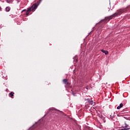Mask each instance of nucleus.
Returning <instances> with one entry per match:
<instances>
[{
	"label": "nucleus",
	"instance_id": "obj_1",
	"mask_svg": "<svg viewBox=\"0 0 130 130\" xmlns=\"http://www.w3.org/2000/svg\"><path fill=\"white\" fill-rule=\"evenodd\" d=\"M128 8V7H127L123 9H120L118 10L117 12L115 13L114 14L109 17H105V19L102 21H104V20H106V21H110V20H111L112 18H114V17H116L117 16H120V15H121V14H123V13H126V12H127Z\"/></svg>",
	"mask_w": 130,
	"mask_h": 130
},
{
	"label": "nucleus",
	"instance_id": "obj_2",
	"mask_svg": "<svg viewBox=\"0 0 130 130\" xmlns=\"http://www.w3.org/2000/svg\"><path fill=\"white\" fill-rule=\"evenodd\" d=\"M37 7H38V5H37V3H35L30 8H28L27 10H23L22 13L26 12L25 15L26 16H29V14H30L31 12H34V11L37 9Z\"/></svg>",
	"mask_w": 130,
	"mask_h": 130
},
{
	"label": "nucleus",
	"instance_id": "obj_3",
	"mask_svg": "<svg viewBox=\"0 0 130 130\" xmlns=\"http://www.w3.org/2000/svg\"><path fill=\"white\" fill-rule=\"evenodd\" d=\"M63 83H64L65 85H67V86H70V83H69L68 79H63Z\"/></svg>",
	"mask_w": 130,
	"mask_h": 130
},
{
	"label": "nucleus",
	"instance_id": "obj_4",
	"mask_svg": "<svg viewBox=\"0 0 130 130\" xmlns=\"http://www.w3.org/2000/svg\"><path fill=\"white\" fill-rule=\"evenodd\" d=\"M88 103L90 105H92L93 106L95 105V102H93V101H88Z\"/></svg>",
	"mask_w": 130,
	"mask_h": 130
},
{
	"label": "nucleus",
	"instance_id": "obj_5",
	"mask_svg": "<svg viewBox=\"0 0 130 130\" xmlns=\"http://www.w3.org/2000/svg\"><path fill=\"white\" fill-rule=\"evenodd\" d=\"M123 107V104L121 103L119 105V106H118L117 107V109H119L120 108H122V107Z\"/></svg>",
	"mask_w": 130,
	"mask_h": 130
},
{
	"label": "nucleus",
	"instance_id": "obj_6",
	"mask_svg": "<svg viewBox=\"0 0 130 130\" xmlns=\"http://www.w3.org/2000/svg\"><path fill=\"white\" fill-rule=\"evenodd\" d=\"M102 52L105 54L106 55L108 54V51L104 50H101Z\"/></svg>",
	"mask_w": 130,
	"mask_h": 130
},
{
	"label": "nucleus",
	"instance_id": "obj_7",
	"mask_svg": "<svg viewBox=\"0 0 130 130\" xmlns=\"http://www.w3.org/2000/svg\"><path fill=\"white\" fill-rule=\"evenodd\" d=\"M14 94H15V93H14L13 92H11L9 93V97H11V98H13V96H14Z\"/></svg>",
	"mask_w": 130,
	"mask_h": 130
},
{
	"label": "nucleus",
	"instance_id": "obj_8",
	"mask_svg": "<svg viewBox=\"0 0 130 130\" xmlns=\"http://www.w3.org/2000/svg\"><path fill=\"white\" fill-rule=\"evenodd\" d=\"M6 12H10V11H11V7H6Z\"/></svg>",
	"mask_w": 130,
	"mask_h": 130
},
{
	"label": "nucleus",
	"instance_id": "obj_9",
	"mask_svg": "<svg viewBox=\"0 0 130 130\" xmlns=\"http://www.w3.org/2000/svg\"><path fill=\"white\" fill-rule=\"evenodd\" d=\"M55 110V109L52 108L49 109V112H53Z\"/></svg>",
	"mask_w": 130,
	"mask_h": 130
},
{
	"label": "nucleus",
	"instance_id": "obj_10",
	"mask_svg": "<svg viewBox=\"0 0 130 130\" xmlns=\"http://www.w3.org/2000/svg\"><path fill=\"white\" fill-rule=\"evenodd\" d=\"M124 125L125 126H123L122 127H125V128H126V127H128V124H126V122H124Z\"/></svg>",
	"mask_w": 130,
	"mask_h": 130
},
{
	"label": "nucleus",
	"instance_id": "obj_11",
	"mask_svg": "<svg viewBox=\"0 0 130 130\" xmlns=\"http://www.w3.org/2000/svg\"><path fill=\"white\" fill-rule=\"evenodd\" d=\"M13 2V0H7V2L8 3V4H11Z\"/></svg>",
	"mask_w": 130,
	"mask_h": 130
},
{
	"label": "nucleus",
	"instance_id": "obj_12",
	"mask_svg": "<svg viewBox=\"0 0 130 130\" xmlns=\"http://www.w3.org/2000/svg\"><path fill=\"white\" fill-rule=\"evenodd\" d=\"M130 129V128H123V130H128Z\"/></svg>",
	"mask_w": 130,
	"mask_h": 130
},
{
	"label": "nucleus",
	"instance_id": "obj_13",
	"mask_svg": "<svg viewBox=\"0 0 130 130\" xmlns=\"http://www.w3.org/2000/svg\"><path fill=\"white\" fill-rule=\"evenodd\" d=\"M72 95H73V96H76V95L75 94V93L72 92Z\"/></svg>",
	"mask_w": 130,
	"mask_h": 130
},
{
	"label": "nucleus",
	"instance_id": "obj_14",
	"mask_svg": "<svg viewBox=\"0 0 130 130\" xmlns=\"http://www.w3.org/2000/svg\"><path fill=\"white\" fill-rule=\"evenodd\" d=\"M0 12H2V7H0Z\"/></svg>",
	"mask_w": 130,
	"mask_h": 130
},
{
	"label": "nucleus",
	"instance_id": "obj_15",
	"mask_svg": "<svg viewBox=\"0 0 130 130\" xmlns=\"http://www.w3.org/2000/svg\"><path fill=\"white\" fill-rule=\"evenodd\" d=\"M61 112V113L62 114H63V112Z\"/></svg>",
	"mask_w": 130,
	"mask_h": 130
},
{
	"label": "nucleus",
	"instance_id": "obj_16",
	"mask_svg": "<svg viewBox=\"0 0 130 130\" xmlns=\"http://www.w3.org/2000/svg\"><path fill=\"white\" fill-rule=\"evenodd\" d=\"M18 1V2H20V0H17Z\"/></svg>",
	"mask_w": 130,
	"mask_h": 130
}]
</instances>
